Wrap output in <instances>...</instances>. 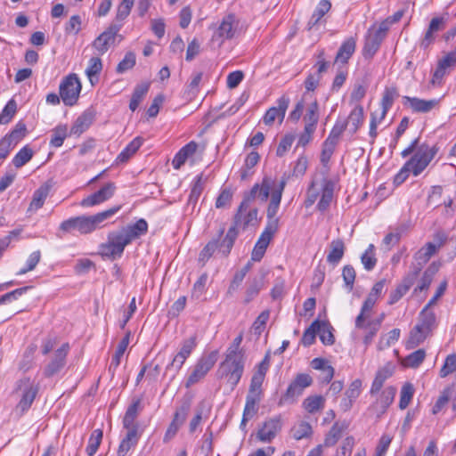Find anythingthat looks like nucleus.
Here are the masks:
<instances>
[{"instance_id":"obj_1","label":"nucleus","mask_w":456,"mask_h":456,"mask_svg":"<svg viewBox=\"0 0 456 456\" xmlns=\"http://www.w3.org/2000/svg\"><path fill=\"white\" fill-rule=\"evenodd\" d=\"M281 185H282L283 191L286 181L281 180L278 182L270 176H265L260 183H255L253 185L249 193L246 195L240 202L233 217V224L230 227L225 237L223 239L221 249L224 254H230L238 236L239 230H244L247 227L254 226L257 224V208H252L250 202L254 199L265 202L269 197L271 200L275 190Z\"/></svg>"},{"instance_id":"obj_2","label":"nucleus","mask_w":456,"mask_h":456,"mask_svg":"<svg viewBox=\"0 0 456 456\" xmlns=\"http://www.w3.org/2000/svg\"><path fill=\"white\" fill-rule=\"evenodd\" d=\"M282 185L275 190L272 200L269 202L266 216L267 224L262 233L260 234L256 243L251 253V260L255 262L260 261L273 240L274 234L279 229V218L276 216L280 208V204L282 197Z\"/></svg>"},{"instance_id":"obj_3","label":"nucleus","mask_w":456,"mask_h":456,"mask_svg":"<svg viewBox=\"0 0 456 456\" xmlns=\"http://www.w3.org/2000/svg\"><path fill=\"white\" fill-rule=\"evenodd\" d=\"M437 151L438 148L436 145L429 147L428 144H421L418 147L413 156L395 175L394 184L396 186L402 184L408 178L410 173L414 176L419 175L435 158Z\"/></svg>"},{"instance_id":"obj_4","label":"nucleus","mask_w":456,"mask_h":456,"mask_svg":"<svg viewBox=\"0 0 456 456\" xmlns=\"http://www.w3.org/2000/svg\"><path fill=\"white\" fill-rule=\"evenodd\" d=\"M269 367L270 354H266L264 359L256 366V370L252 375L248 394L246 398V403L243 411V414L245 416L251 418L256 413V404L261 400L262 385Z\"/></svg>"},{"instance_id":"obj_5","label":"nucleus","mask_w":456,"mask_h":456,"mask_svg":"<svg viewBox=\"0 0 456 456\" xmlns=\"http://www.w3.org/2000/svg\"><path fill=\"white\" fill-rule=\"evenodd\" d=\"M246 356L224 354L216 370V378L224 380L232 390L239 384L245 368Z\"/></svg>"},{"instance_id":"obj_6","label":"nucleus","mask_w":456,"mask_h":456,"mask_svg":"<svg viewBox=\"0 0 456 456\" xmlns=\"http://www.w3.org/2000/svg\"><path fill=\"white\" fill-rule=\"evenodd\" d=\"M436 242H428L420 248L413 256L414 262L411 265V273L418 278L423 266L437 252V250L445 243L447 236L443 232H438L434 236Z\"/></svg>"},{"instance_id":"obj_7","label":"nucleus","mask_w":456,"mask_h":456,"mask_svg":"<svg viewBox=\"0 0 456 456\" xmlns=\"http://www.w3.org/2000/svg\"><path fill=\"white\" fill-rule=\"evenodd\" d=\"M313 378L307 373H298L289 384L286 391L281 395L278 405L294 404L297 402L305 388L311 387Z\"/></svg>"},{"instance_id":"obj_8","label":"nucleus","mask_w":456,"mask_h":456,"mask_svg":"<svg viewBox=\"0 0 456 456\" xmlns=\"http://www.w3.org/2000/svg\"><path fill=\"white\" fill-rule=\"evenodd\" d=\"M119 209L120 206H116L93 216H77V231L81 234L90 233L102 227V223L113 216Z\"/></svg>"},{"instance_id":"obj_9","label":"nucleus","mask_w":456,"mask_h":456,"mask_svg":"<svg viewBox=\"0 0 456 456\" xmlns=\"http://www.w3.org/2000/svg\"><path fill=\"white\" fill-rule=\"evenodd\" d=\"M239 31V20L234 14L224 16L216 27L212 41L220 46L225 40L233 38Z\"/></svg>"},{"instance_id":"obj_10","label":"nucleus","mask_w":456,"mask_h":456,"mask_svg":"<svg viewBox=\"0 0 456 456\" xmlns=\"http://www.w3.org/2000/svg\"><path fill=\"white\" fill-rule=\"evenodd\" d=\"M127 245L129 243L121 230L111 232L108 234L107 241L100 246L101 254L103 256L115 259L122 256Z\"/></svg>"},{"instance_id":"obj_11","label":"nucleus","mask_w":456,"mask_h":456,"mask_svg":"<svg viewBox=\"0 0 456 456\" xmlns=\"http://www.w3.org/2000/svg\"><path fill=\"white\" fill-rule=\"evenodd\" d=\"M81 83L76 74H69L60 84V96L67 106H73L81 92Z\"/></svg>"},{"instance_id":"obj_12","label":"nucleus","mask_w":456,"mask_h":456,"mask_svg":"<svg viewBox=\"0 0 456 456\" xmlns=\"http://www.w3.org/2000/svg\"><path fill=\"white\" fill-rule=\"evenodd\" d=\"M217 351H212L208 355L201 356L186 380V387H190L201 380L214 367L217 361Z\"/></svg>"},{"instance_id":"obj_13","label":"nucleus","mask_w":456,"mask_h":456,"mask_svg":"<svg viewBox=\"0 0 456 456\" xmlns=\"http://www.w3.org/2000/svg\"><path fill=\"white\" fill-rule=\"evenodd\" d=\"M346 129V123L339 122L336 123L329 135V137L325 140L322 144V150L321 153V163L323 166L324 173H327L329 170V161L334 152L335 146L339 136Z\"/></svg>"},{"instance_id":"obj_14","label":"nucleus","mask_w":456,"mask_h":456,"mask_svg":"<svg viewBox=\"0 0 456 456\" xmlns=\"http://www.w3.org/2000/svg\"><path fill=\"white\" fill-rule=\"evenodd\" d=\"M282 428L281 416H274L265 419L258 428L256 439L262 443L272 442Z\"/></svg>"},{"instance_id":"obj_15","label":"nucleus","mask_w":456,"mask_h":456,"mask_svg":"<svg viewBox=\"0 0 456 456\" xmlns=\"http://www.w3.org/2000/svg\"><path fill=\"white\" fill-rule=\"evenodd\" d=\"M122 24H111L105 31L99 35L93 42V47L99 54H104L114 44L116 36L121 29Z\"/></svg>"},{"instance_id":"obj_16","label":"nucleus","mask_w":456,"mask_h":456,"mask_svg":"<svg viewBox=\"0 0 456 456\" xmlns=\"http://www.w3.org/2000/svg\"><path fill=\"white\" fill-rule=\"evenodd\" d=\"M69 350V344H63L60 348L55 350L51 361L44 369V375L45 377H52L55 375L65 366Z\"/></svg>"},{"instance_id":"obj_17","label":"nucleus","mask_w":456,"mask_h":456,"mask_svg":"<svg viewBox=\"0 0 456 456\" xmlns=\"http://www.w3.org/2000/svg\"><path fill=\"white\" fill-rule=\"evenodd\" d=\"M335 185V181L328 178L322 179L320 191L315 193V199L320 197L317 204L319 211L324 212L330 208L334 198Z\"/></svg>"},{"instance_id":"obj_18","label":"nucleus","mask_w":456,"mask_h":456,"mask_svg":"<svg viewBox=\"0 0 456 456\" xmlns=\"http://www.w3.org/2000/svg\"><path fill=\"white\" fill-rule=\"evenodd\" d=\"M456 65V48L447 53L437 63V67L433 73L431 79L432 85H440L448 70Z\"/></svg>"},{"instance_id":"obj_19","label":"nucleus","mask_w":456,"mask_h":456,"mask_svg":"<svg viewBox=\"0 0 456 456\" xmlns=\"http://www.w3.org/2000/svg\"><path fill=\"white\" fill-rule=\"evenodd\" d=\"M18 388H23L22 396L17 405L21 411H27L33 403L37 394V387H34L28 378L20 379L18 382Z\"/></svg>"},{"instance_id":"obj_20","label":"nucleus","mask_w":456,"mask_h":456,"mask_svg":"<svg viewBox=\"0 0 456 456\" xmlns=\"http://www.w3.org/2000/svg\"><path fill=\"white\" fill-rule=\"evenodd\" d=\"M115 188V184L113 183H109L102 187L99 191L83 199L80 202V205L84 208H90L95 205H99L113 196Z\"/></svg>"},{"instance_id":"obj_21","label":"nucleus","mask_w":456,"mask_h":456,"mask_svg":"<svg viewBox=\"0 0 456 456\" xmlns=\"http://www.w3.org/2000/svg\"><path fill=\"white\" fill-rule=\"evenodd\" d=\"M276 103L277 106L270 108L264 116V123L267 126L272 125L277 118L280 122H282L289 104V98L282 95L277 100Z\"/></svg>"},{"instance_id":"obj_22","label":"nucleus","mask_w":456,"mask_h":456,"mask_svg":"<svg viewBox=\"0 0 456 456\" xmlns=\"http://www.w3.org/2000/svg\"><path fill=\"white\" fill-rule=\"evenodd\" d=\"M335 329L330 322L315 318V337L318 336L324 346L335 344Z\"/></svg>"},{"instance_id":"obj_23","label":"nucleus","mask_w":456,"mask_h":456,"mask_svg":"<svg viewBox=\"0 0 456 456\" xmlns=\"http://www.w3.org/2000/svg\"><path fill=\"white\" fill-rule=\"evenodd\" d=\"M94 111L88 109L85 110L77 119L74 121L69 134L79 136L86 132L93 124L94 120Z\"/></svg>"},{"instance_id":"obj_24","label":"nucleus","mask_w":456,"mask_h":456,"mask_svg":"<svg viewBox=\"0 0 456 456\" xmlns=\"http://www.w3.org/2000/svg\"><path fill=\"white\" fill-rule=\"evenodd\" d=\"M124 236L130 244L132 241L140 239L148 232V223L145 219L141 218L133 224H129L121 229Z\"/></svg>"},{"instance_id":"obj_25","label":"nucleus","mask_w":456,"mask_h":456,"mask_svg":"<svg viewBox=\"0 0 456 456\" xmlns=\"http://www.w3.org/2000/svg\"><path fill=\"white\" fill-rule=\"evenodd\" d=\"M224 234V229L219 231L217 239L211 240L200 251L199 256V261L202 262L203 265L215 253L220 254L222 256H227L229 254H224L221 249L223 240L220 241V238Z\"/></svg>"},{"instance_id":"obj_26","label":"nucleus","mask_w":456,"mask_h":456,"mask_svg":"<svg viewBox=\"0 0 456 456\" xmlns=\"http://www.w3.org/2000/svg\"><path fill=\"white\" fill-rule=\"evenodd\" d=\"M363 108L357 104L350 112L347 119H338L336 123L345 122L346 123V127L348 126V132L351 134H354L363 122Z\"/></svg>"},{"instance_id":"obj_27","label":"nucleus","mask_w":456,"mask_h":456,"mask_svg":"<svg viewBox=\"0 0 456 456\" xmlns=\"http://www.w3.org/2000/svg\"><path fill=\"white\" fill-rule=\"evenodd\" d=\"M362 382L359 379L354 380L345 392V395L340 403V407L344 411H349L354 402L361 394Z\"/></svg>"},{"instance_id":"obj_28","label":"nucleus","mask_w":456,"mask_h":456,"mask_svg":"<svg viewBox=\"0 0 456 456\" xmlns=\"http://www.w3.org/2000/svg\"><path fill=\"white\" fill-rule=\"evenodd\" d=\"M403 102L409 105L414 112L426 113L437 103L436 100H423L417 97L403 96Z\"/></svg>"},{"instance_id":"obj_29","label":"nucleus","mask_w":456,"mask_h":456,"mask_svg":"<svg viewBox=\"0 0 456 456\" xmlns=\"http://www.w3.org/2000/svg\"><path fill=\"white\" fill-rule=\"evenodd\" d=\"M396 389L394 387H386L377 399L376 403L372 405V408L378 411V416L383 414L389 405L393 403Z\"/></svg>"},{"instance_id":"obj_30","label":"nucleus","mask_w":456,"mask_h":456,"mask_svg":"<svg viewBox=\"0 0 456 456\" xmlns=\"http://www.w3.org/2000/svg\"><path fill=\"white\" fill-rule=\"evenodd\" d=\"M445 28V20L443 17L433 18L429 23L428 28L421 41V46L428 48L435 41V34Z\"/></svg>"},{"instance_id":"obj_31","label":"nucleus","mask_w":456,"mask_h":456,"mask_svg":"<svg viewBox=\"0 0 456 456\" xmlns=\"http://www.w3.org/2000/svg\"><path fill=\"white\" fill-rule=\"evenodd\" d=\"M197 149L198 144L193 141L182 147L172 160L173 167L175 169H179L189 158L194 155Z\"/></svg>"},{"instance_id":"obj_32","label":"nucleus","mask_w":456,"mask_h":456,"mask_svg":"<svg viewBox=\"0 0 456 456\" xmlns=\"http://www.w3.org/2000/svg\"><path fill=\"white\" fill-rule=\"evenodd\" d=\"M416 277L412 276L411 273H408L403 280L402 283L399 284L396 289L391 291L389 295L388 304L394 305L397 301H399L410 289V288L414 284Z\"/></svg>"},{"instance_id":"obj_33","label":"nucleus","mask_w":456,"mask_h":456,"mask_svg":"<svg viewBox=\"0 0 456 456\" xmlns=\"http://www.w3.org/2000/svg\"><path fill=\"white\" fill-rule=\"evenodd\" d=\"M395 370V365L393 363H387L384 367L378 370L376 377L372 382L370 394L374 395L380 391L384 382L390 378Z\"/></svg>"},{"instance_id":"obj_34","label":"nucleus","mask_w":456,"mask_h":456,"mask_svg":"<svg viewBox=\"0 0 456 456\" xmlns=\"http://www.w3.org/2000/svg\"><path fill=\"white\" fill-rule=\"evenodd\" d=\"M331 9V3L330 0H321L315 7V30L322 28L325 30L327 22V14Z\"/></svg>"},{"instance_id":"obj_35","label":"nucleus","mask_w":456,"mask_h":456,"mask_svg":"<svg viewBox=\"0 0 456 456\" xmlns=\"http://www.w3.org/2000/svg\"><path fill=\"white\" fill-rule=\"evenodd\" d=\"M141 437L140 432L127 431L118 449V456H126L131 448L134 447Z\"/></svg>"},{"instance_id":"obj_36","label":"nucleus","mask_w":456,"mask_h":456,"mask_svg":"<svg viewBox=\"0 0 456 456\" xmlns=\"http://www.w3.org/2000/svg\"><path fill=\"white\" fill-rule=\"evenodd\" d=\"M315 370L321 371L319 376L320 383L329 384L331 381L335 370L327 360L315 358Z\"/></svg>"},{"instance_id":"obj_37","label":"nucleus","mask_w":456,"mask_h":456,"mask_svg":"<svg viewBox=\"0 0 456 456\" xmlns=\"http://www.w3.org/2000/svg\"><path fill=\"white\" fill-rule=\"evenodd\" d=\"M50 190L51 185L49 183H44L37 190H36L33 194L32 200L29 204L28 210L36 211L41 208L50 192Z\"/></svg>"},{"instance_id":"obj_38","label":"nucleus","mask_w":456,"mask_h":456,"mask_svg":"<svg viewBox=\"0 0 456 456\" xmlns=\"http://www.w3.org/2000/svg\"><path fill=\"white\" fill-rule=\"evenodd\" d=\"M345 253V244L341 240H332L330 244V251L327 256L328 263L337 265Z\"/></svg>"},{"instance_id":"obj_39","label":"nucleus","mask_w":456,"mask_h":456,"mask_svg":"<svg viewBox=\"0 0 456 456\" xmlns=\"http://www.w3.org/2000/svg\"><path fill=\"white\" fill-rule=\"evenodd\" d=\"M142 144V139L141 137H135L132 140L126 148L118 155L116 162L126 163L130 158L140 149Z\"/></svg>"},{"instance_id":"obj_40","label":"nucleus","mask_w":456,"mask_h":456,"mask_svg":"<svg viewBox=\"0 0 456 456\" xmlns=\"http://www.w3.org/2000/svg\"><path fill=\"white\" fill-rule=\"evenodd\" d=\"M355 46L356 43L354 38H347L345 42H343V44L339 47L336 56V61L342 63H346L350 57L353 55V53H354Z\"/></svg>"},{"instance_id":"obj_41","label":"nucleus","mask_w":456,"mask_h":456,"mask_svg":"<svg viewBox=\"0 0 456 456\" xmlns=\"http://www.w3.org/2000/svg\"><path fill=\"white\" fill-rule=\"evenodd\" d=\"M430 331L417 324L410 332L407 347L413 348L424 342Z\"/></svg>"},{"instance_id":"obj_42","label":"nucleus","mask_w":456,"mask_h":456,"mask_svg":"<svg viewBox=\"0 0 456 456\" xmlns=\"http://www.w3.org/2000/svg\"><path fill=\"white\" fill-rule=\"evenodd\" d=\"M305 89L306 92L303 95L302 102H298L295 108V110L290 113L289 118L292 120H298L303 110H304V102L306 101L308 98H311V92L314 91V79L311 76L307 77V79L305 82Z\"/></svg>"},{"instance_id":"obj_43","label":"nucleus","mask_w":456,"mask_h":456,"mask_svg":"<svg viewBox=\"0 0 456 456\" xmlns=\"http://www.w3.org/2000/svg\"><path fill=\"white\" fill-rule=\"evenodd\" d=\"M149 88L150 83L148 82L141 83L135 86L129 103V109L132 111H134L139 107L141 102L149 91Z\"/></svg>"},{"instance_id":"obj_44","label":"nucleus","mask_w":456,"mask_h":456,"mask_svg":"<svg viewBox=\"0 0 456 456\" xmlns=\"http://www.w3.org/2000/svg\"><path fill=\"white\" fill-rule=\"evenodd\" d=\"M395 87H387L381 99L380 118H385L388 110L392 107L395 99L397 97Z\"/></svg>"},{"instance_id":"obj_45","label":"nucleus","mask_w":456,"mask_h":456,"mask_svg":"<svg viewBox=\"0 0 456 456\" xmlns=\"http://www.w3.org/2000/svg\"><path fill=\"white\" fill-rule=\"evenodd\" d=\"M378 298L368 295L366 299L364 300L361 312L355 319V328L363 327V320H366L369 317V313L371 311L373 306L375 305Z\"/></svg>"},{"instance_id":"obj_46","label":"nucleus","mask_w":456,"mask_h":456,"mask_svg":"<svg viewBox=\"0 0 456 456\" xmlns=\"http://www.w3.org/2000/svg\"><path fill=\"white\" fill-rule=\"evenodd\" d=\"M129 344V335L124 337L118 343L114 355L112 356L109 370L114 372L120 364V359L125 354Z\"/></svg>"},{"instance_id":"obj_47","label":"nucleus","mask_w":456,"mask_h":456,"mask_svg":"<svg viewBox=\"0 0 456 456\" xmlns=\"http://www.w3.org/2000/svg\"><path fill=\"white\" fill-rule=\"evenodd\" d=\"M429 308L430 307H428V305H425V307L421 310L419 315L418 324L428 331H431L432 329L436 326V317L435 313L429 310Z\"/></svg>"},{"instance_id":"obj_48","label":"nucleus","mask_w":456,"mask_h":456,"mask_svg":"<svg viewBox=\"0 0 456 456\" xmlns=\"http://www.w3.org/2000/svg\"><path fill=\"white\" fill-rule=\"evenodd\" d=\"M425 357L426 351L424 349H418L404 357L402 361V364L404 367L415 369L423 362Z\"/></svg>"},{"instance_id":"obj_49","label":"nucleus","mask_w":456,"mask_h":456,"mask_svg":"<svg viewBox=\"0 0 456 456\" xmlns=\"http://www.w3.org/2000/svg\"><path fill=\"white\" fill-rule=\"evenodd\" d=\"M437 270L438 268L434 263L430 265L423 273L419 283L415 288L414 292L428 290Z\"/></svg>"},{"instance_id":"obj_50","label":"nucleus","mask_w":456,"mask_h":456,"mask_svg":"<svg viewBox=\"0 0 456 456\" xmlns=\"http://www.w3.org/2000/svg\"><path fill=\"white\" fill-rule=\"evenodd\" d=\"M33 155V150L28 145H26L22 147L13 157L12 164L15 167L20 168L30 161Z\"/></svg>"},{"instance_id":"obj_51","label":"nucleus","mask_w":456,"mask_h":456,"mask_svg":"<svg viewBox=\"0 0 456 456\" xmlns=\"http://www.w3.org/2000/svg\"><path fill=\"white\" fill-rule=\"evenodd\" d=\"M102 429H94L89 437L87 446L86 448V452L88 456H94L102 443Z\"/></svg>"},{"instance_id":"obj_52","label":"nucleus","mask_w":456,"mask_h":456,"mask_svg":"<svg viewBox=\"0 0 456 456\" xmlns=\"http://www.w3.org/2000/svg\"><path fill=\"white\" fill-rule=\"evenodd\" d=\"M359 329L364 330L363 343L368 346L372 342L373 338L380 328H379V321H368L365 322V320H363V327Z\"/></svg>"},{"instance_id":"obj_53","label":"nucleus","mask_w":456,"mask_h":456,"mask_svg":"<svg viewBox=\"0 0 456 456\" xmlns=\"http://www.w3.org/2000/svg\"><path fill=\"white\" fill-rule=\"evenodd\" d=\"M102 69V60L99 57H92L88 61V66L86 69V75L87 76L91 84H94V78L100 74Z\"/></svg>"},{"instance_id":"obj_54","label":"nucleus","mask_w":456,"mask_h":456,"mask_svg":"<svg viewBox=\"0 0 456 456\" xmlns=\"http://www.w3.org/2000/svg\"><path fill=\"white\" fill-rule=\"evenodd\" d=\"M208 281V275L207 273H202L199 279L193 284L191 289V298L199 299L207 291V284Z\"/></svg>"},{"instance_id":"obj_55","label":"nucleus","mask_w":456,"mask_h":456,"mask_svg":"<svg viewBox=\"0 0 456 456\" xmlns=\"http://www.w3.org/2000/svg\"><path fill=\"white\" fill-rule=\"evenodd\" d=\"M401 330L399 329H393L387 335L381 336L378 343L379 350H384L398 341Z\"/></svg>"},{"instance_id":"obj_56","label":"nucleus","mask_w":456,"mask_h":456,"mask_svg":"<svg viewBox=\"0 0 456 456\" xmlns=\"http://www.w3.org/2000/svg\"><path fill=\"white\" fill-rule=\"evenodd\" d=\"M68 136V127L66 126H58L53 130L50 145L54 148L61 147Z\"/></svg>"},{"instance_id":"obj_57","label":"nucleus","mask_w":456,"mask_h":456,"mask_svg":"<svg viewBox=\"0 0 456 456\" xmlns=\"http://www.w3.org/2000/svg\"><path fill=\"white\" fill-rule=\"evenodd\" d=\"M37 346L35 345L28 346L23 353L22 359L19 363V369L23 372L28 371L33 365V356Z\"/></svg>"},{"instance_id":"obj_58","label":"nucleus","mask_w":456,"mask_h":456,"mask_svg":"<svg viewBox=\"0 0 456 456\" xmlns=\"http://www.w3.org/2000/svg\"><path fill=\"white\" fill-rule=\"evenodd\" d=\"M452 394V388L451 387H445L439 397L437 398L436 403L432 408V413L437 414L440 412L444 406L448 403L451 395Z\"/></svg>"},{"instance_id":"obj_59","label":"nucleus","mask_w":456,"mask_h":456,"mask_svg":"<svg viewBox=\"0 0 456 456\" xmlns=\"http://www.w3.org/2000/svg\"><path fill=\"white\" fill-rule=\"evenodd\" d=\"M134 0H123L117 11L116 14V24H122V21L125 20L128 15L130 14L131 9L134 6Z\"/></svg>"},{"instance_id":"obj_60","label":"nucleus","mask_w":456,"mask_h":456,"mask_svg":"<svg viewBox=\"0 0 456 456\" xmlns=\"http://www.w3.org/2000/svg\"><path fill=\"white\" fill-rule=\"evenodd\" d=\"M203 191V183L201 175H197L193 181L191 192L188 199V204L195 205Z\"/></svg>"},{"instance_id":"obj_61","label":"nucleus","mask_w":456,"mask_h":456,"mask_svg":"<svg viewBox=\"0 0 456 456\" xmlns=\"http://www.w3.org/2000/svg\"><path fill=\"white\" fill-rule=\"evenodd\" d=\"M17 110V104L13 99H11L4 107L0 113V124L9 123Z\"/></svg>"},{"instance_id":"obj_62","label":"nucleus","mask_w":456,"mask_h":456,"mask_svg":"<svg viewBox=\"0 0 456 456\" xmlns=\"http://www.w3.org/2000/svg\"><path fill=\"white\" fill-rule=\"evenodd\" d=\"M374 245L370 244L365 252L361 256L362 264L367 271H371L377 263V259L374 256Z\"/></svg>"},{"instance_id":"obj_63","label":"nucleus","mask_w":456,"mask_h":456,"mask_svg":"<svg viewBox=\"0 0 456 456\" xmlns=\"http://www.w3.org/2000/svg\"><path fill=\"white\" fill-rule=\"evenodd\" d=\"M135 61V54L133 52H127L123 60L118 64L116 72L118 74L126 72L127 70L134 68Z\"/></svg>"},{"instance_id":"obj_64","label":"nucleus","mask_w":456,"mask_h":456,"mask_svg":"<svg viewBox=\"0 0 456 456\" xmlns=\"http://www.w3.org/2000/svg\"><path fill=\"white\" fill-rule=\"evenodd\" d=\"M456 370V354H451L446 356L444 362L440 369L439 376L445 378Z\"/></svg>"}]
</instances>
